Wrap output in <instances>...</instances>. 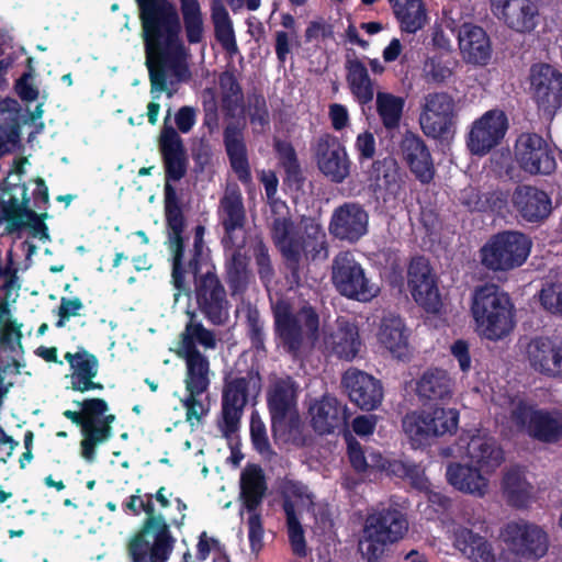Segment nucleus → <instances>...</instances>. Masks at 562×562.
I'll return each instance as SVG.
<instances>
[{"instance_id": "9", "label": "nucleus", "mask_w": 562, "mask_h": 562, "mask_svg": "<svg viewBox=\"0 0 562 562\" xmlns=\"http://www.w3.org/2000/svg\"><path fill=\"white\" fill-rule=\"evenodd\" d=\"M408 529L404 516L392 509L370 514L366 520L359 551L366 562H382L385 548L403 538Z\"/></svg>"}, {"instance_id": "21", "label": "nucleus", "mask_w": 562, "mask_h": 562, "mask_svg": "<svg viewBox=\"0 0 562 562\" xmlns=\"http://www.w3.org/2000/svg\"><path fill=\"white\" fill-rule=\"evenodd\" d=\"M268 404L272 419V431L277 439L290 440L300 426L295 408V389H271Z\"/></svg>"}, {"instance_id": "8", "label": "nucleus", "mask_w": 562, "mask_h": 562, "mask_svg": "<svg viewBox=\"0 0 562 562\" xmlns=\"http://www.w3.org/2000/svg\"><path fill=\"white\" fill-rule=\"evenodd\" d=\"M290 216H277L271 223L270 234L274 245H291L306 261H325L329 249L323 226L313 218L302 221L300 231L293 232Z\"/></svg>"}, {"instance_id": "49", "label": "nucleus", "mask_w": 562, "mask_h": 562, "mask_svg": "<svg viewBox=\"0 0 562 562\" xmlns=\"http://www.w3.org/2000/svg\"><path fill=\"white\" fill-rule=\"evenodd\" d=\"M246 335L251 348L256 351H266L265 321L256 306L248 305L245 313Z\"/></svg>"}, {"instance_id": "17", "label": "nucleus", "mask_w": 562, "mask_h": 562, "mask_svg": "<svg viewBox=\"0 0 562 562\" xmlns=\"http://www.w3.org/2000/svg\"><path fill=\"white\" fill-rule=\"evenodd\" d=\"M347 443L350 462L357 471L362 472L369 468L386 471L396 476H407L412 484L420 491L428 490L429 483L424 476V473L417 468L406 465L397 460L386 459L379 452L366 454L360 445L353 440L351 436H347Z\"/></svg>"}, {"instance_id": "27", "label": "nucleus", "mask_w": 562, "mask_h": 562, "mask_svg": "<svg viewBox=\"0 0 562 562\" xmlns=\"http://www.w3.org/2000/svg\"><path fill=\"white\" fill-rule=\"evenodd\" d=\"M502 537L508 547L518 555L541 558L548 549L546 533L537 526L525 521L508 524Z\"/></svg>"}, {"instance_id": "63", "label": "nucleus", "mask_w": 562, "mask_h": 562, "mask_svg": "<svg viewBox=\"0 0 562 562\" xmlns=\"http://www.w3.org/2000/svg\"><path fill=\"white\" fill-rule=\"evenodd\" d=\"M340 386H382V383L362 370L349 368L341 378Z\"/></svg>"}, {"instance_id": "57", "label": "nucleus", "mask_w": 562, "mask_h": 562, "mask_svg": "<svg viewBox=\"0 0 562 562\" xmlns=\"http://www.w3.org/2000/svg\"><path fill=\"white\" fill-rule=\"evenodd\" d=\"M9 315L7 303L0 304V346L12 347L14 342L21 344V326L5 317Z\"/></svg>"}, {"instance_id": "59", "label": "nucleus", "mask_w": 562, "mask_h": 562, "mask_svg": "<svg viewBox=\"0 0 562 562\" xmlns=\"http://www.w3.org/2000/svg\"><path fill=\"white\" fill-rule=\"evenodd\" d=\"M348 396L361 409L371 411L381 403L382 392L381 389H349Z\"/></svg>"}, {"instance_id": "14", "label": "nucleus", "mask_w": 562, "mask_h": 562, "mask_svg": "<svg viewBox=\"0 0 562 562\" xmlns=\"http://www.w3.org/2000/svg\"><path fill=\"white\" fill-rule=\"evenodd\" d=\"M172 551V539L162 517L147 518L143 529L128 543L132 562H166Z\"/></svg>"}, {"instance_id": "28", "label": "nucleus", "mask_w": 562, "mask_h": 562, "mask_svg": "<svg viewBox=\"0 0 562 562\" xmlns=\"http://www.w3.org/2000/svg\"><path fill=\"white\" fill-rule=\"evenodd\" d=\"M513 207L528 223H541L552 212L550 195L533 186L519 184L512 194Z\"/></svg>"}, {"instance_id": "64", "label": "nucleus", "mask_w": 562, "mask_h": 562, "mask_svg": "<svg viewBox=\"0 0 562 562\" xmlns=\"http://www.w3.org/2000/svg\"><path fill=\"white\" fill-rule=\"evenodd\" d=\"M249 120L254 125L265 127L269 125L270 117L266 99L262 94H255L249 102Z\"/></svg>"}, {"instance_id": "62", "label": "nucleus", "mask_w": 562, "mask_h": 562, "mask_svg": "<svg viewBox=\"0 0 562 562\" xmlns=\"http://www.w3.org/2000/svg\"><path fill=\"white\" fill-rule=\"evenodd\" d=\"M540 303L552 314L562 315V284H552L540 291Z\"/></svg>"}, {"instance_id": "12", "label": "nucleus", "mask_w": 562, "mask_h": 562, "mask_svg": "<svg viewBox=\"0 0 562 562\" xmlns=\"http://www.w3.org/2000/svg\"><path fill=\"white\" fill-rule=\"evenodd\" d=\"M459 412L454 408H435L431 412L407 414L403 419V430L415 448L430 445L437 438L456 432Z\"/></svg>"}, {"instance_id": "10", "label": "nucleus", "mask_w": 562, "mask_h": 562, "mask_svg": "<svg viewBox=\"0 0 562 562\" xmlns=\"http://www.w3.org/2000/svg\"><path fill=\"white\" fill-rule=\"evenodd\" d=\"M531 245L529 236L521 232H499L481 247V265L493 272L510 271L526 262Z\"/></svg>"}, {"instance_id": "56", "label": "nucleus", "mask_w": 562, "mask_h": 562, "mask_svg": "<svg viewBox=\"0 0 562 562\" xmlns=\"http://www.w3.org/2000/svg\"><path fill=\"white\" fill-rule=\"evenodd\" d=\"M407 279L408 286L416 288H420L422 283L436 280L428 259H426L424 256L413 258L408 266Z\"/></svg>"}, {"instance_id": "36", "label": "nucleus", "mask_w": 562, "mask_h": 562, "mask_svg": "<svg viewBox=\"0 0 562 562\" xmlns=\"http://www.w3.org/2000/svg\"><path fill=\"white\" fill-rule=\"evenodd\" d=\"M346 80L352 95L362 104H369L374 98V82L366 65L357 57L347 58L345 63Z\"/></svg>"}, {"instance_id": "23", "label": "nucleus", "mask_w": 562, "mask_h": 562, "mask_svg": "<svg viewBox=\"0 0 562 562\" xmlns=\"http://www.w3.org/2000/svg\"><path fill=\"white\" fill-rule=\"evenodd\" d=\"M490 3L492 13L517 33H531L539 23L536 0H490Z\"/></svg>"}, {"instance_id": "18", "label": "nucleus", "mask_w": 562, "mask_h": 562, "mask_svg": "<svg viewBox=\"0 0 562 562\" xmlns=\"http://www.w3.org/2000/svg\"><path fill=\"white\" fill-rule=\"evenodd\" d=\"M515 157L527 173L551 175L557 169L554 151L547 140L537 133H522L515 145Z\"/></svg>"}, {"instance_id": "41", "label": "nucleus", "mask_w": 562, "mask_h": 562, "mask_svg": "<svg viewBox=\"0 0 562 562\" xmlns=\"http://www.w3.org/2000/svg\"><path fill=\"white\" fill-rule=\"evenodd\" d=\"M266 488L261 468L255 464L247 465L240 475V495L248 512H252L261 503Z\"/></svg>"}, {"instance_id": "60", "label": "nucleus", "mask_w": 562, "mask_h": 562, "mask_svg": "<svg viewBox=\"0 0 562 562\" xmlns=\"http://www.w3.org/2000/svg\"><path fill=\"white\" fill-rule=\"evenodd\" d=\"M126 514L139 515L142 512L148 515V518L154 516L153 495L142 494L138 490L136 494L131 495L122 505Z\"/></svg>"}, {"instance_id": "19", "label": "nucleus", "mask_w": 562, "mask_h": 562, "mask_svg": "<svg viewBox=\"0 0 562 562\" xmlns=\"http://www.w3.org/2000/svg\"><path fill=\"white\" fill-rule=\"evenodd\" d=\"M313 153L319 171L331 182L341 183L349 177L351 161L337 136L330 133L319 135Z\"/></svg>"}, {"instance_id": "26", "label": "nucleus", "mask_w": 562, "mask_h": 562, "mask_svg": "<svg viewBox=\"0 0 562 562\" xmlns=\"http://www.w3.org/2000/svg\"><path fill=\"white\" fill-rule=\"evenodd\" d=\"M369 215L362 205L345 202L336 207L329 222V233L337 239L357 243L368 232Z\"/></svg>"}, {"instance_id": "45", "label": "nucleus", "mask_w": 562, "mask_h": 562, "mask_svg": "<svg viewBox=\"0 0 562 562\" xmlns=\"http://www.w3.org/2000/svg\"><path fill=\"white\" fill-rule=\"evenodd\" d=\"M246 389H225L223 393V422L225 434L236 429L247 402Z\"/></svg>"}, {"instance_id": "55", "label": "nucleus", "mask_w": 562, "mask_h": 562, "mask_svg": "<svg viewBox=\"0 0 562 562\" xmlns=\"http://www.w3.org/2000/svg\"><path fill=\"white\" fill-rule=\"evenodd\" d=\"M296 507L300 510V513L304 509L312 510V514L315 519V524L312 527L314 533L318 536H325L331 532L334 524L330 517L328 506L326 504L314 503V501L312 499V503L305 505H301L300 502H297Z\"/></svg>"}, {"instance_id": "33", "label": "nucleus", "mask_w": 562, "mask_h": 562, "mask_svg": "<svg viewBox=\"0 0 562 562\" xmlns=\"http://www.w3.org/2000/svg\"><path fill=\"white\" fill-rule=\"evenodd\" d=\"M313 426L321 434L331 432L346 420L345 407L335 397L324 396L310 406Z\"/></svg>"}, {"instance_id": "47", "label": "nucleus", "mask_w": 562, "mask_h": 562, "mask_svg": "<svg viewBox=\"0 0 562 562\" xmlns=\"http://www.w3.org/2000/svg\"><path fill=\"white\" fill-rule=\"evenodd\" d=\"M371 177L379 186H384L389 191L393 192L400 188V168L396 160L391 156L373 161Z\"/></svg>"}, {"instance_id": "38", "label": "nucleus", "mask_w": 562, "mask_h": 562, "mask_svg": "<svg viewBox=\"0 0 562 562\" xmlns=\"http://www.w3.org/2000/svg\"><path fill=\"white\" fill-rule=\"evenodd\" d=\"M224 272L226 283L233 294H243L247 291L251 271L249 258L245 251L235 250L225 255Z\"/></svg>"}, {"instance_id": "24", "label": "nucleus", "mask_w": 562, "mask_h": 562, "mask_svg": "<svg viewBox=\"0 0 562 562\" xmlns=\"http://www.w3.org/2000/svg\"><path fill=\"white\" fill-rule=\"evenodd\" d=\"M400 154L417 181L424 186L434 181L436 176L434 158L420 135L407 131L400 142Z\"/></svg>"}, {"instance_id": "7", "label": "nucleus", "mask_w": 562, "mask_h": 562, "mask_svg": "<svg viewBox=\"0 0 562 562\" xmlns=\"http://www.w3.org/2000/svg\"><path fill=\"white\" fill-rule=\"evenodd\" d=\"M190 315L191 319L186 324L184 330L180 333L171 351L186 362V386H209L210 362L207 357L198 349V345L204 349H215L216 337L213 330L205 328L202 323L193 321L194 313Z\"/></svg>"}, {"instance_id": "1", "label": "nucleus", "mask_w": 562, "mask_h": 562, "mask_svg": "<svg viewBox=\"0 0 562 562\" xmlns=\"http://www.w3.org/2000/svg\"><path fill=\"white\" fill-rule=\"evenodd\" d=\"M180 13L169 0H136L149 74L150 91L167 90V69L179 80L190 77L186 46L181 32L190 45L204 38V18L199 0H178Z\"/></svg>"}, {"instance_id": "29", "label": "nucleus", "mask_w": 562, "mask_h": 562, "mask_svg": "<svg viewBox=\"0 0 562 562\" xmlns=\"http://www.w3.org/2000/svg\"><path fill=\"white\" fill-rule=\"evenodd\" d=\"M223 143L231 168L243 184L251 183L252 176L244 127L238 122L228 123L223 131Z\"/></svg>"}, {"instance_id": "11", "label": "nucleus", "mask_w": 562, "mask_h": 562, "mask_svg": "<svg viewBox=\"0 0 562 562\" xmlns=\"http://www.w3.org/2000/svg\"><path fill=\"white\" fill-rule=\"evenodd\" d=\"M507 389H498L494 395L501 406H508L514 420L533 438L546 442L562 439V411L538 409L507 394Z\"/></svg>"}, {"instance_id": "15", "label": "nucleus", "mask_w": 562, "mask_h": 562, "mask_svg": "<svg viewBox=\"0 0 562 562\" xmlns=\"http://www.w3.org/2000/svg\"><path fill=\"white\" fill-rule=\"evenodd\" d=\"M457 117L453 98L448 92H431L425 97L419 125L426 136L447 140L456 133Z\"/></svg>"}, {"instance_id": "42", "label": "nucleus", "mask_w": 562, "mask_h": 562, "mask_svg": "<svg viewBox=\"0 0 562 562\" xmlns=\"http://www.w3.org/2000/svg\"><path fill=\"white\" fill-rule=\"evenodd\" d=\"M218 216L222 227L244 229L247 216L238 188L227 191L220 200Z\"/></svg>"}, {"instance_id": "3", "label": "nucleus", "mask_w": 562, "mask_h": 562, "mask_svg": "<svg viewBox=\"0 0 562 562\" xmlns=\"http://www.w3.org/2000/svg\"><path fill=\"white\" fill-rule=\"evenodd\" d=\"M459 457L469 459L470 464L450 463L446 470L448 483L459 492L483 497L490 490V474L503 462L504 454L494 439L485 435L462 437L459 441Z\"/></svg>"}, {"instance_id": "54", "label": "nucleus", "mask_w": 562, "mask_h": 562, "mask_svg": "<svg viewBox=\"0 0 562 562\" xmlns=\"http://www.w3.org/2000/svg\"><path fill=\"white\" fill-rule=\"evenodd\" d=\"M218 86L222 91V102L224 106H236L243 101V89L233 70H225L220 75Z\"/></svg>"}, {"instance_id": "31", "label": "nucleus", "mask_w": 562, "mask_h": 562, "mask_svg": "<svg viewBox=\"0 0 562 562\" xmlns=\"http://www.w3.org/2000/svg\"><path fill=\"white\" fill-rule=\"evenodd\" d=\"M463 58L471 64L486 65L491 58V41L485 30L472 23L461 25L458 35Z\"/></svg>"}, {"instance_id": "34", "label": "nucleus", "mask_w": 562, "mask_h": 562, "mask_svg": "<svg viewBox=\"0 0 562 562\" xmlns=\"http://www.w3.org/2000/svg\"><path fill=\"white\" fill-rule=\"evenodd\" d=\"M394 16L402 32L415 34L428 21V13L423 0H389Z\"/></svg>"}, {"instance_id": "35", "label": "nucleus", "mask_w": 562, "mask_h": 562, "mask_svg": "<svg viewBox=\"0 0 562 562\" xmlns=\"http://www.w3.org/2000/svg\"><path fill=\"white\" fill-rule=\"evenodd\" d=\"M64 358L70 367L72 386H103L100 383L93 382L99 370V360L93 353H90L85 349H80L75 353L66 352Z\"/></svg>"}, {"instance_id": "61", "label": "nucleus", "mask_w": 562, "mask_h": 562, "mask_svg": "<svg viewBox=\"0 0 562 562\" xmlns=\"http://www.w3.org/2000/svg\"><path fill=\"white\" fill-rule=\"evenodd\" d=\"M299 35H292L286 31H277L274 33V52L278 61L283 65L289 55L292 53L294 46H299Z\"/></svg>"}, {"instance_id": "2", "label": "nucleus", "mask_w": 562, "mask_h": 562, "mask_svg": "<svg viewBox=\"0 0 562 562\" xmlns=\"http://www.w3.org/2000/svg\"><path fill=\"white\" fill-rule=\"evenodd\" d=\"M205 226L199 224L193 229V243L186 251V239L181 234V249L178 251L170 235L167 247L171 254V283L176 290L175 302L181 295H194L196 307L209 323L224 325L229 317V301L226 289L212 262L211 250L204 240Z\"/></svg>"}, {"instance_id": "50", "label": "nucleus", "mask_w": 562, "mask_h": 562, "mask_svg": "<svg viewBox=\"0 0 562 562\" xmlns=\"http://www.w3.org/2000/svg\"><path fill=\"white\" fill-rule=\"evenodd\" d=\"M188 394L181 400L187 409V418L193 425L194 420L206 415L211 400L207 389H187Z\"/></svg>"}, {"instance_id": "53", "label": "nucleus", "mask_w": 562, "mask_h": 562, "mask_svg": "<svg viewBox=\"0 0 562 562\" xmlns=\"http://www.w3.org/2000/svg\"><path fill=\"white\" fill-rule=\"evenodd\" d=\"M274 149L280 165L284 169L288 179L294 181L302 180L301 167L297 160L296 151L291 143L285 140H276Z\"/></svg>"}, {"instance_id": "52", "label": "nucleus", "mask_w": 562, "mask_h": 562, "mask_svg": "<svg viewBox=\"0 0 562 562\" xmlns=\"http://www.w3.org/2000/svg\"><path fill=\"white\" fill-rule=\"evenodd\" d=\"M284 261L285 267V280L291 289L300 288L302 285V259L296 249L292 248L291 245H274Z\"/></svg>"}, {"instance_id": "46", "label": "nucleus", "mask_w": 562, "mask_h": 562, "mask_svg": "<svg viewBox=\"0 0 562 562\" xmlns=\"http://www.w3.org/2000/svg\"><path fill=\"white\" fill-rule=\"evenodd\" d=\"M250 250L259 281L266 289H269L276 278L270 248L262 238H257L251 244Z\"/></svg>"}, {"instance_id": "48", "label": "nucleus", "mask_w": 562, "mask_h": 562, "mask_svg": "<svg viewBox=\"0 0 562 562\" xmlns=\"http://www.w3.org/2000/svg\"><path fill=\"white\" fill-rule=\"evenodd\" d=\"M224 386H261L258 366L254 362L248 364L246 359H238L225 376Z\"/></svg>"}, {"instance_id": "43", "label": "nucleus", "mask_w": 562, "mask_h": 562, "mask_svg": "<svg viewBox=\"0 0 562 562\" xmlns=\"http://www.w3.org/2000/svg\"><path fill=\"white\" fill-rule=\"evenodd\" d=\"M559 344L548 337H537L528 345V359L531 367L549 376H553V366Z\"/></svg>"}, {"instance_id": "25", "label": "nucleus", "mask_w": 562, "mask_h": 562, "mask_svg": "<svg viewBox=\"0 0 562 562\" xmlns=\"http://www.w3.org/2000/svg\"><path fill=\"white\" fill-rule=\"evenodd\" d=\"M282 494L284 497V512L286 515L288 535L294 554L304 557L306 554V543L304 538V530L300 524L297 515L300 510L296 503L301 505L312 503V494L307 487L302 483L288 481L282 486Z\"/></svg>"}, {"instance_id": "13", "label": "nucleus", "mask_w": 562, "mask_h": 562, "mask_svg": "<svg viewBox=\"0 0 562 562\" xmlns=\"http://www.w3.org/2000/svg\"><path fill=\"white\" fill-rule=\"evenodd\" d=\"M331 282L337 292L350 300L369 302L379 289L367 277L359 261L350 251H339L331 266Z\"/></svg>"}, {"instance_id": "32", "label": "nucleus", "mask_w": 562, "mask_h": 562, "mask_svg": "<svg viewBox=\"0 0 562 562\" xmlns=\"http://www.w3.org/2000/svg\"><path fill=\"white\" fill-rule=\"evenodd\" d=\"M325 344L339 359L352 360L362 347L359 327L355 322L338 317L336 328L325 338Z\"/></svg>"}, {"instance_id": "30", "label": "nucleus", "mask_w": 562, "mask_h": 562, "mask_svg": "<svg viewBox=\"0 0 562 562\" xmlns=\"http://www.w3.org/2000/svg\"><path fill=\"white\" fill-rule=\"evenodd\" d=\"M411 331L400 315L389 313L381 318L376 338L393 358L407 360L411 357Z\"/></svg>"}, {"instance_id": "51", "label": "nucleus", "mask_w": 562, "mask_h": 562, "mask_svg": "<svg viewBox=\"0 0 562 562\" xmlns=\"http://www.w3.org/2000/svg\"><path fill=\"white\" fill-rule=\"evenodd\" d=\"M415 302L427 313L436 314L442 306L436 280L422 283L420 288L408 286Z\"/></svg>"}, {"instance_id": "4", "label": "nucleus", "mask_w": 562, "mask_h": 562, "mask_svg": "<svg viewBox=\"0 0 562 562\" xmlns=\"http://www.w3.org/2000/svg\"><path fill=\"white\" fill-rule=\"evenodd\" d=\"M158 148L165 172L164 214L167 236H171L175 247L180 252L181 234L184 233L187 218L182 198L175 183L187 176L189 168L188 153L181 136L172 126L162 128Z\"/></svg>"}, {"instance_id": "6", "label": "nucleus", "mask_w": 562, "mask_h": 562, "mask_svg": "<svg viewBox=\"0 0 562 562\" xmlns=\"http://www.w3.org/2000/svg\"><path fill=\"white\" fill-rule=\"evenodd\" d=\"M514 304L509 295L496 285L475 290L471 312L479 334L492 341L506 337L514 328Z\"/></svg>"}, {"instance_id": "37", "label": "nucleus", "mask_w": 562, "mask_h": 562, "mask_svg": "<svg viewBox=\"0 0 562 562\" xmlns=\"http://www.w3.org/2000/svg\"><path fill=\"white\" fill-rule=\"evenodd\" d=\"M211 21L214 27L215 40L227 54L231 56L236 55L239 49L233 21L222 0L211 1Z\"/></svg>"}, {"instance_id": "22", "label": "nucleus", "mask_w": 562, "mask_h": 562, "mask_svg": "<svg viewBox=\"0 0 562 562\" xmlns=\"http://www.w3.org/2000/svg\"><path fill=\"white\" fill-rule=\"evenodd\" d=\"M530 83L539 109L554 115L562 106V74L549 64L533 65Z\"/></svg>"}, {"instance_id": "16", "label": "nucleus", "mask_w": 562, "mask_h": 562, "mask_svg": "<svg viewBox=\"0 0 562 562\" xmlns=\"http://www.w3.org/2000/svg\"><path fill=\"white\" fill-rule=\"evenodd\" d=\"M108 413L103 400L90 398L82 402V435L81 456L87 461L94 460L95 447L105 442L112 435L111 424L115 416Z\"/></svg>"}, {"instance_id": "39", "label": "nucleus", "mask_w": 562, "mask_h": 562, "mask_svg": "<svg viewBox=\"0 0 562 562\" xmlns=\"http://www.w3.org/2000/svg\"><path fill=\"white\" fill-rule=\"evenodd\" d=\"M22 199L11 195L8 200L0 201V221L5 222V232L13 234L25 227V217L30 212V198L26 187H20Z\"/></svg>"}, {"instance_id": "5", "label": "nucleus", "mask_w": 562, "mask_h": 562, "mask_svg": "<svg viewBox=\"0 0 562 562\" xmlns=\"http://www.w3.org/2000/svg\"><path fill=\"white\" fill-rule=\"evenodd\" d=\"M273 318L278 346L294 360L318 337L319 317L310 305L293 313L289 303L279 302L273 308Z\"/></svg>"}, {"instance_id": "58", "label": "nucleus", "mask_w": 562, "mask_h": 562, "mask_svg": "<svg viewBox=\"0 0 562 562\" xmlns=\"http://www.w3.org/2000/svg\"><path fill=\"white\" fill-rule=\"evenodd\" d=\"M21 139V124L5 122L0 124V159L13 153Z\"/></svg>"}, {"instance_id": "40", "label": "nucleus", "mask_w": 562, "mask_h": 562, "mask_svg": "<svg viewBox=\"0 0 562 562\" xmlns=\"http://www.w3.org/2000/svg\"><path fill=\"white\" fill-rule=\"evenodd\" d=\"M503 492L508 503L515 507L527 506L533 499L536 493L525 472L519 469L506 473L503 481Z\"/></svg>"}, {"instance_id": "20", "label": "nucleus", "mask_w": 562, "mask_h": 562, "mask_svg": "<svg viewBox=\"0 0 562 562\" xmlns=\"http://www.w3.org/2000/svg\"><path fill=\"white\" fill-rule=\"evenodd\" d=\"M507 130L506 114L501 110H490L473 122L467 146L474 155H486L502 142Z\"/></svg>"}, {"instance_id": "44", "label": "nucleus", "mask_w": 562, "mask_h": 562, "mask_svg": "<svg viewBox=\"0 0 562 562\" xmlns=\"http://www.w3.org/2000/svg\"><path fill=\"white\" fill-rule=\"evenodd\" d=\"M405 106V99L390 92L379 91L375 98L376 113L386 131L400 127Z\"/></svg>"}]
</instances>
